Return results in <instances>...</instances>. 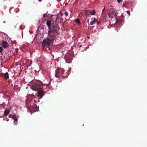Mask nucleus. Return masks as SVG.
<instances>
[{
  "instance_id": "obj_3",
  "label": "nucleus",
  "mask_w": 147,
  "mask_h": 147,
  "mask_svg": "<svg viewBox=\"0 0 147 147\" xmlns=\"http://www.w3.org/2000/svg\"><path fill=\"white\" fill-rule=\"evenodd\" d=\"M52 41V40H51V39L48 38L45 39L43 40L42 43V46L44 47H48L50 45Z\"/></svg>"
},
{
  "instance_id": "obj_29",
  "label": "nucleus",
  "mask_w": 147,
  "mask_h": 147,
  "mask_svg": "<svg viewBox=\"0 0 147 147\" xmlns=\"http://www.w3.org/2000/svg\"><path fill=\"white\" fill-rule=\"evenodd\" d=\"M20 29L21 28V26H20Z\"/></svg>"
},
{
  "instance_id": "obj_7",
  "label": "nucleus",
  "mask_w": 147,
  "mask_h": 147,
  "mask_svg": "<svg viewBox=\"0 0 147 147\" xmlns=\"http://www.w3.org/2000/svg\"><path fill=\"white\" fill-rule=\"evenodd\" d=\"M38 96L39 98H41L45 94V92L43 91V88H41L40 90H37Z\"/></svg>"
},
{
  "instance_id": "obj_1",
  "label": "nucleus",
  "mask_w": 147,
  "mask_h": 147,
  "mask_svg": "<svg viewBox=\"0 0 147 147\" xmlns=\"http://www.w3.org/2000/svg\"><path fill=\"white\" fill-rule=\"evenodd\" d=\"M59 29L58 26L52 28H50L48 31V36L49 38L53 40L55 39L57 34H58L57 30Z\"/></svg>"
},
{
  "instance_id": "obj_12",
  "label": "nucleus",
  "mask_w": 147,
  "mask_h": 147,
  "mask_svg": "<svg viewBox=\"0 0 147 147\" xmlns=\"http://www.w3.org/2000/svg\"><path fill=\"white\" fill-rule=\"evenodd\" d=\"M90 10H85V14L86 16H87L90 13Z\"/></svg>"
},
{
  "instance_id": "obj_18",
  "label": "nucleus",
  "mask_w": 147,
  "mask_h": 147,
  "mask_svg": "<svg viewBox=\"0 0 147 147\" xmlns=\"http://www.w3.org/2000/svg\"><path fill=\"white\" fill-rule=\"evenodd\" d=\"M116 15V13H115V14H113V15H111L110 13L109 14V16L110 17H111L112 18L113 17V16H115Z\"/></svg>"
},
{
  "instance_id": "obj_2",
  "label": "nucleus",
  "mask_w": 147,
  "mask_h": 147,
  "mask_svg": "<svg viewBox=\"0 0 147 147\" xmlns=\"http://www.w3.org/2000/svg\"><path fill=\"white\" fill-rule=\"evenodd\" d=\"M42 83L40 81H37L32 85L33 89L35 91H37L41 88H43Z\"/></svg>"
},
{
  "instance_id": "obj_16",
  "label": "nucleus",
  "mask_w": 147,
  "mask_h": 147,
  "mask_svg": "<svg viewBox=\"0 0 147 147\" xmlns=\"http://www.w3.org/2000/svg\"><path fill=\"white\" fill-rule=\"evenodd\" d=\"M13 118L14 120V123L15 124H16L18 122V119L17 118H13Z\"/></svg>"
},
{
  "instance_id": "obj_8",
  "label": "nucleus",
  "mask_w": 147,
  "mask_h": 147,
  "mask_svg": "<svg viewBox=\"0 0 147 147\" xmlns=\"http://www.w3.org/2000/svg\"><path fill=\"white\" fill-rule=\"evenodd\" d=\"M1 45L4 48H6L8 47V44L7 42L2 40L1 42Z\"/></svg>"
},
{
  "instance_id": "obj_20",
  "label": "nucleus",
  "mask_w": 147,
  "mask_h": 147,
  "mask_svg": "<svg viewBox=\"0 0 147 147\" xmlns=\"http://www.w3.org/2000/svg\"><path fill=\"white\" fill-rule=\"evenodd\" d=\"M65 15L66 16H67L68 15V13L67 11H66L65 12Z\"/></svg>"
},
{
  "instance_id": "obj_4",
  "label": "nucleus",
  "mask_w": 147,
  "mask_h": 147,
  "mask_svg": "<svg viewBox=\"0 0 147 147\" xmlns=\"http://www.w3.org/2000/svg\"><path fill=\"white\" fill-rule=\"evenodd\" d=\"M64 70L62 69L58 68L56 71L55 76L57 78H59L62 76L63 75Z\"/></svg>"
},
{
  "instance_id": "obj_6",
  "label": "nucleus",
  "mask_w": 147,
  "mask_h": 147,
  "mask_svg": "<svg viewBox=\"0 0 147 147\" xmlns=\"http://www.w3.org/2000/svg\"><path fill=\"white\" fill-rule=\"evenodd\" d=\"M64 59L67 63H71L72 61L71 55L69 54L65 55V56Z\"/></svg>"
},
{
  "instance_id": "obj_14",
  "label": "nucleus",
  "mask_w": 147,
  "mask_h": 147,
  "mask_svg": "<svg viewBox=\"0 0 147 147\" xmlns=\"http://www.w3.org/2000/svg\"><path fill=\"white\" fill-rule=\"evenodd\" d=\"M75 22L78 24H80V20L79 19H75Z\"/></svg>"
},
{
  "instance_id": "obj_28",
  "label": "nucleus",
  "mask_w": 147,
  "mask_h": 147,
  "mask_svg": "<svg viewBox=\"0 0 147 147\" xmlns=\"http://www.w3.org/2000/svg\"><path fill=\"white\" fill-rule=\"evenodd\" d=\"M3 120H5V119H3Z\"/></svg>"
},
{
  "instance_id": "obj_11",
  "label": "nucleus",
  "mask_w": 147,
  "mask_h": 147,
  "mask_svg": "<svg viewBox=\"0 0 147 147\" xmlns=\"http://www.w3.org/2000/svg\"><path fill=\"white\" fill-rule=\"evenodd\" d=\"M92 21L90 22V25H92L94 24V23H95L96 22V19L95 18H92L91 19Z\"/></svg>"
},
{
  "instance_id": "obj_22",
  "label": "nucleus",
  "mask_w": 147,
  "mask_h": 147,
  "mask_svg": "<svg viewBox=\"0 0 147 147\" xmlns=\"http://www.w3.org/2000/svg\"><path fill=\"white\" fill-rule=\"evenodd\" d=\"M117 1L118 3H120L122 1V0H117Z\"/></svg>"
},
{
  "instance_id": "obj_24",
  "label": "nucleus",
  "mask_w": 147,
  "mask_h": 147,
  "mask_svg": "<svg viewBox=\"0 0 147 147\" xmlns=\"http://www.w3.org/2000/svg\"><path fill=\"white\" fill-rule=\"evenodd\" d=\"M42 0H38V1L39 2H41L42 1Z\"/></svg>"
},
{
  "instance_id": "obj_23",
  "label": "nucleus",
  "mask_w": 147,
  "mask_h": 147,
  "mask_svg": "<svg viewBox=\"0 0 147 147\" xmlns=\"http://www.w3.org/2000/svg\"><path fill=\"white\" fill-rule=\"evenodd\" d=\"M25 47V45H24L23 46H22V48H24V47Z\"/></svg>"
},
{
  "instance_id": "obj_25",
  "label": "nucleus",
  "mask_w": 147,
  "mask_h": 147,
  "mask_svg": "<svg viewBox=\"0 0 147 147\" xmlns=\"http://www.w3.org/2000/svg\"><path fill=\"white\" fill-rule=\"evenodd\" d=\"M9 120V119H7L6 120L7 121H8Z\"/></svg>"
},
{
  "instance_id": "obj_17",
  "label": "nucleus",
  "mask_w": 147,
  "mask_h": 147,
  "mask_svg": "<svg viewBox=\"0 0 147 147\" xmlns=\"http://www.w3.org/2000/svg\"><path fill=\"white\" fill-rule=\"evenodd\" d=\"M123 6H124L126 7H127V3L126 2L124 3H123Z\"/></svg>"
},
{
  "instance_id": "obj_9",
  "label": "nucleus",
  "mask_w": 147,
  "mask_h": 147,
  "mask_svg": "<svg viewBox=\"0 0 147 147\" xmlns=\"http://www.w3.org/2000/svg\"><path fill=\"white\" fill-rule=\"evenodd\" d=\"M10 112V109H6L4 111V117L8 115Z\"/></svg>"
},
{
  "instance_id": "obj_26",
  "label": "nucleus",
  "mask_w": 147,
  "mask_h": 147,
  "mask_svg": "<svg viewBox=\"0 0 147 147\" xmlns=\"http://www.w3.org/2000/svg\"><path fill=\"white\" fill-rule=\"evenodd\" d=\"M57 18H56V20H56H56H57Z\"/></svg>"
},
{
  "instance_id": "obj_13",
  "label": "nucleus",
  "mask_w": 147,
  "mask_h": 147,
  "mask_svg": "<svg viewBox=\"0 0 147 147\" xmlns=\"http://www.w3.org/2000/svg\"><path fill=\"white\" fill-rule=\"evenodd\" d=\"M4 77L5 79L6 80L8 79L9 78V76L8 75V74L7 72H6L5 74L4 75Z\"/></svg>"
},
{
  "instance_id": "obj_21",
  "label": "nucleus",
  "mask_w": 147,
  "mask_h": 147,
  "mask_svg": "<svg viewBox=\"0 0 147 147\" xmlns=\"http://www.w3.org/2000/svg\"><path fill=\"white\" fill-rule=\"evenodd\" d=\"M127 13L129 15H130V12L129 11H127Z\"/></svg>"
},
{
  "instance_id": "obj_27",
  "label": "nucleus",
  "mask_w": 147,
  "mask_h": 147,
  "mask_svg": "<svg viewBox=\"0 0 147 147\" xmlns=\"http://www.w3.org/2000/svg\"><path fill=\"white\" fill-rule=\"evenodd\" d=\"M37 108L38 109V110H37V111H38V109H38V107Z\"/></svg>"
},
{
  "instance_id": "obj_5",
  "label": "nucleus",
  "mask_w": 147,
  "mask_h": 147,
  "mask_svg": "<svg viewBox=\"0 0 147 147\" xmlns=\"http://www.w3.org/2000/svg\"><path fill=\"white\" fill-rule=\"evenodd\" d=\"M53 21V20H48L47 21L46 25L49 27V29H50V28H52L56 27L58 26L57 25H55L54 24H53L52 25Z\"/></svg>"
},
{
  "instance_id": "obj_19",
  "label": "nucleus",
  "mask_w": 147,
  "mask_h": 147,
  "mask_svg": "<svg viewBox=\"0 0 147 147\" xmlns=\"http://www.w3.org/2000/svg\"><path fill=\"white\" fill-rule=\"evenodd\" d=\"M3 49L2 47L0 46V53H1L3 51Z\"/></svg>"
},
{
  "instance_id": "obj_10",
  "label": "nucleus",
  "mask_w": 147,
  "mask_h": 147,
  "mask_svg": "<svg viewBox=\"0 0 147 147\" xmlns=\"http://www.w3.org/2000/svg\"><path fill=\"white\" fill-rule=\"evenodd\" d=\"M122 22V20L119 19L116 20V21L115 24L116 26L120 24Z\"/></svg>"
},
{
  "instance_id": "obj_15",
  "label": "nucleus",
  "mask_w": 147,
  "mask_h": 147,
  "mask_svg": "<svg viewBox=\"0 0 147 147\" xmlns=\"http://www.w3.org/2000/svg\"><path fill=\"white\" fill-rule=\"evenodd\" d=\"M96 11L95 9H94L92 11H90V13L92 15H94L95 14Z\"/></svg>"
}]
</instances>
